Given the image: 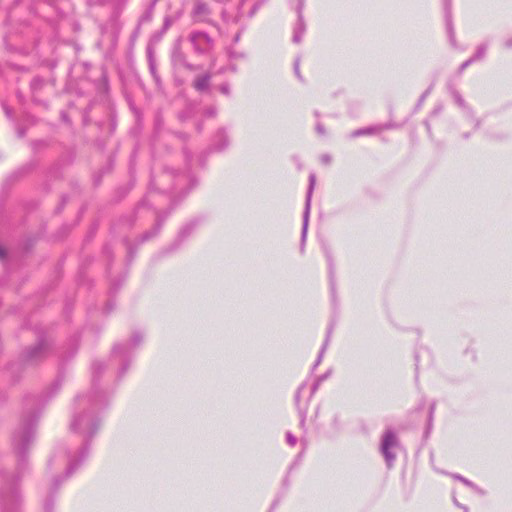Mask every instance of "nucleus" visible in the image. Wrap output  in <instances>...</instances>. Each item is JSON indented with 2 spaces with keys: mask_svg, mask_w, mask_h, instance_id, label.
<instances>
[{
  "mask_svg": "<svg viewBox=\"0 0 512 512\" xmlns=\"http://www.w3.org/2000/svg\"><path fill=\"white\" fill-rule=\"evenodd\" d=\"M106 366L101 361L92 364V387L87 394L78 395L75 399L70 429L79 434L83 440L81 444H69L59 447L50 459V465L65 464L64 476L53 479L50 495L44 502L45 512H52L54 501L52 495L58 490L64 479L70 477L86 460L89 455L90 441L100 429L101 419L99 413L108 403L107 394L99 388L98 381Z\"/></svg>",
  "mask_w": 512,
  "mask_h": 512,
  "instance_id": "nucleus-1",
  "label": "nucleus"
},
{
  "mask_svg": "<svg viewBox=\"0 0 512 512\" xmlns=\"http://www.w3.org/2000/svg\"><path fill=\"white\" fill-rule=\"evenodd\" d=\"M62 380L56 379L47 394L41 397L30 396L25 399V409L27 410L22 418L20 427L13 435V447L18 456L19 470L25 464L26 452L30 443L34 439L35 426L39 417V411L36 406L47 402L61 387Z\"/></svg>",
  "mask_w": 512,
  "mask_h": 512,
  "instance_id": "nucleus-2",
  "label": "nucleus"
},
{
  "mask_svg": "<svg viewBox=\"0 0 512 512\" xmlns=\"http://www.w3.org/2000/svg\"><path fill=\"white\" fill-rule=\"evenodd\" d=\"M196 184V179L188 171L175 173L172 170H164L159 175L152 177L150 190L144 200L138 205L137 210L139 211L144 206L152 205L156 190L169 194L179 193L184 196Z\"/></svg>",
  "mask_w": 512,
  "mask_h": 512,
  "instance_id": "nucleus-3",
  "label": "nucleus"
},
{
  "mask_svg": "<svg viewBox=\"0 0 512 512\" xmlns=\"http://www.w3.org/2000/svg\"><path fill=\"white\" fill-rule=\"evenodd\" d=\"M143 339V334L140 331H135L127 342L114 345L112 356L120 363L118 378H122L129 369L134 351L143 342Z\"/></svg>",
  "mask_w": 512,
  "mask_h": 512,
  "instance_id": "nucleus-4",
  "label": "nucleus"
},
{
  "mask_svg": "<svg viewBox=\"0 0 512 512\" xmlns=\"http://www.w3.org/2000/svg\"><path fill=\"white\" fill-rule=\"evenodd\" d=\"M399 448L400 441L396 433L391 429L386 430L381 438L380 452L388 468L393 466L396 459V450Z\"/></svg>",
  "mask_w": 512,
  "mask_h": 512,
  "instance_id": "nucleus-5",
  "label": "nucleus"
},
{
  "mask_svg": "<svg viewBox=\"0 0 512 512\" xmlns=\"http://www.w3.org/2000/svg\"><path fill=\"white\" fill-rule=\"evenodd\" d=\"M189 40L195 52L199 54H208L214 48V39L205 32H192L189 35Z\"/></svg>",
  "mask_w": 512,
  "mask_h": 512,
  "instance_id": "nucleus-6",
  "label": "nucleus"
},
{
  "mask_svg": "<svg viewBox=\"0 0 512 512\" xmlns=\"http://www.w3.org/2000/svg\"><path fill=\"white\" fill-rule=\"evenodd\" d=\"M212 10L204 0H192L190 16L195 23L213 24L211 20Z\"/></svg>",
  "mask_w": 512,
  "mask_h": 512,
  "instance_id": "nucleus-7",
  "label": "nucleus"
},
{
  "mask_svg": "<svg viewBox=\"0 0 512 512\" xmlns=\"http://www.w3.org/2000/svg\"><path fill=\"white\" fill-rule=\"evenodd\" d=\"M305 7V0H297V4L295 6V11L297 14V21L295 23L294 29H293V37L292 41L296 44L300 43L305 32H306V23L304 20V11Z\"/></svg>",
  "mask_w": 512,
  "mask_h": 512,
  "instance_id": "nucleus-8",
  "label": "nucleus"
},
{
  "mask_svg": "<svg viewBox=\"0 0 512 512\" xmlns=\"http://www.w3.org/2000/svg\"><path fill=\"white\" fill-rule=\"evenodd\" d=\"M49 346L48 343L41 339L39 342L26 350L23 354V361L25 363H36L48 355Z\"/></svg>",
  "mask_w": 512,
  "mask_h": 512,
  "instance_id": "nucleus-9",
  "label": "nucleus"
},
{
  "mask_svg": "<svg viewBox=\"0 0 512 512\" xmlns=\"http://www.w3.org/2000/svg\"><path fill=\"white\" fill-rule=\"evenodd\" d=\"M316 184V176L315 174H310L309 176V185L306 193V199H305V208L303 212V225H302V241L305 240L306 234H307V228H308V221H309V215H310V208H311V199L313 190Z\"/></svg>",
  "mask_w": 512,
  "mask_h": 512,
  "instance_id": "nucleus-10",
  "label": "nucleus"
},
{
  "mask_svg": "<svg viewBox=\"0 0 512 512\" xmlns=\"http://www.w3.org/2000/svg\"><path fill=\"white\" fill-rule=\"evenodd\" d=\"M20 495L15 487H10L9 492L2 494L3 512H18Z\"/></svg>",
  "mask_w": 512,
  "mask_h": 512,
  "instance_id": "nucleus-11",
  "label": "nucleus"
},
{
  "mask_svg": "<svg viewBox=\"0 0 512 512\" xmlns=\"http://www.w3.org/2000/svg\"><path fill=\"white\" fill-rule=\"evenodd\" d=\"M450 93L456 104L464 111L466 116L473 121L474 128L479 129L481 126V120L475 117L473 109L466 104L461 94L454 88L450 89Z\"/></svg>",
  "mask_w": 512,
  "mask_h": 512,
  "instance_id": "nucleus-12",
  "label": "nucleus"
},
{
  "mask_svg": "<svg viewBox=\"0 0 512 512\" xmlns=\"http://www.w3.org/2000/svg\"><path fill=\"white\" fill-rule=\"evenodd\" d=\"M199 219H193L186 223L178 232L176 239L172 244V250L177 249L190 235L195 231L199 224Z\"/></svg>",
  "mask_w": 512,
  "mask_h": 512,
  "instance_id": "nucleus-13",
  "label": "nucleus"
},
{
  "mask_svg": "<svg viewBox=\"0 0 512 512\" xmlns=\"http://www.w3.org/2000/svg\"><path fill=\"white\" fill-rule=\"evenodd\" d=\"M167 215H168V213H162V212L157 211L156 212V223H155L154 227L150 231L145 232L141 236L139 242L143 243V242L151 239L155 235H157L159 233Z\"/></svg>",
  "mask_w": 512,
  "mask_h": 512,
  "instance_id": "nucleus-14",
  "label": "nucleus"
},
{
  "mask_svg": "<svg viewBox=\"0 0 512 512\" xmlns=\"http://www.w3.org/2000/svg\"><path fill=\"white\" fill-rule=\"evenodd\" d=\"M229 145V138L225 129H219L215 134L212 149L215 151H223Z\"/></svg>",
  "mask_w": 512,
  "mask_h": 512,
  "instance_id": "nucleus-15",
  "label": "nucleus"
},
{
  "mask_svg": "<svg viewBox=\"0 0 512 512\" xmlns=\"http://www.w3.org/2000/svg\"><path fill=\"white\" fill-rule=\"evenodd\" d=\"M444 10H445V20L446 27L449 34L450 42L454 45L455 43V33L452 24V16H451V0H444Z\"/></svg>",
  "mask_w": 512,
  "mask_h": 512,
  "instance_id": "nucleus-16",
  "label": "nucleus"
},
{
  "mask_svg": "<svg viewBox=\"0 0 512 512\" xmlns=\"http://www.w3.org/2000/svg\"><path fill=\"white\" fill-rule=\"evenodd\" d=\"M306 388V383H302L297 391H296V394H295V404L297 406V409H298V413H299V416H300V426L301 427H304L305 426V421H306V415H307V408L306 407H301L300 406V396H301V393L303 392V390Z\"/></svg>",
  "mask_w": 512,
  "mask_h": 512,
  "instance_id": "nucleus-17",
  "label": "nucleus"
},
{
  "mask_svg": "<svg viewBox=\"0 0 512 512\" xmlns=\"http://www.w3.org/2000/svg\"><path fill=\"white\" fill-rule=\"evenodd\" d=\"M211 74L205 73L200 76H197L193 81V87L198 92H204L207 91L210 87V80H211Z\"/></svg>",
  "mask_w": 512,
  "mask_h": 512,
  "instance_id": "nucleus-18",
  "label": "nucleus"
},
{
  "mask_svg": "<svg viewBox=\"0 0 512 512\" xmlns=\"http://www.w3.org/2000/svg\"><path fill=\"white\" fill-rule=\"evenodd\" d=\"M172 60L175 65L182 66L190 71H195L198 68L197 66L189 63L180 51H174Z\"/></svg>",
  "mask_w": 512,
  "mask_h": 512,
  "instance_id": "nucleus-19",
  "label": "nucleus"
},
{
  "mask_svg": "<svg viewBox=\"0 0 512 512\" xmlns=\"http://www.w3.org/2000/svg\"><path fill=\"white\" fill-rule=\"evenodd\" d=\"M331 332H332V328H329V329H328V331H327V335H326L325 341H324V343H323V345H322V347H321V349H320L319 355H318V357H317V359H316V361H315V363H314V365H313V367H312V371H314V370L317 368V366H318V365L321 363V361H322V358H323V356H324V353H325V351H326V349H327V347H328V345H329Z\"/></svg>",
  "mask_w": 512,
  "mask_h": 512,
  "instance_id": "nucleus-20",
  "label": "nucleus"
},
{
  "mask_svg": "<svg viewBox=\"0 0 512 512\" xmlns=\"http://www.w3.org/2000/svg\"><path fill=\"white\" fill-rule=\"evenodd\" d=\"M221 17L223 22L226 24H236L241 17L240 8H238V12L233 15L230 14L226 9H223L221 12Z\"/></svg>",
  "mask_w": 512,
  "mask_h": 512,
  "instance_id": "nucleus-21",
  "label": "nucleus"
},
{
  "mask_svg": "<svg viewBox=\"0 0 512 512\" xmlns=\"http://www.w3.org/2000/svg\"><path fill=\"white\" fill-rule=\"evenodd\" d=\"M451 477L453 479H455V480H458V481L462 482L464 485H466L467 487L473 489L475 492H477L479 494H483V491L481 490V488H479L476 484H474L469 479L463 477L462 475H460V474H451Z\"/></svg>",
  "mask_w": 512,
  "mask_h": 512,
  "instance_id": "nucleus-22",
  "label": "nucleus"
},
{
  "mask_svg": "<svg viewBox=\"0 0 512 512\" xmlns=\"http://www.w3.org/2000/svg\"><path fill=\"white\" fill-rule=\"evenodd\" d=\"M327 261H328V267H329L331 294H332V297H334V294H335L334 266H333L332 258L329 254H327Z\"/></svg>",
  "mask_w": 512,
  "mask_h": 512,
  "instance_id": "nucleus-23",
  "label": "nucleus"
},
{
  "mask_svg": "<svg viewBox=\"0 0 512 512\" xmlns=\"http://www.w3.org/2000/svg\"><path fill=\"white\" fill-rule=\"evenodd\" d=\"M375 131H376V128H374V127L361 128V129L354 130L350 136H351V138H356V137H360V136H364V135H371V134L375 133Z\"/></svg>",
  "mask_w": 512,
  "mask_h": 512,
  "instance_id": "nucleus-24",
  "label": "nucleus"
},
{
  "mask_svg": "<svg viewBox=\"0 0 512 512\" xmlns=\"http://www.w3.org/2000/svg\"><path fill=\"white\" fill-rule=\"evenodd\" d=\"M487 48H488V45L485 43H483L477 47L475 54L471 57L472 59H474V62L482 59L485 56Z\"/></svg>",
  "mask_w": 512,
  "mask_h": 512,
  "instance_id": "nucleus-25",
  "label": "nucleus"
},
{
  "mask_svg": "<svg viewBox=\"0 0 512 512\" xmlns=\"http://www.w3.org/2000/svg\"><path fill=\"white\" fill-rule=\"evenodd\" d=\"M228 55H229L230 59H243V58L246 57L244 52H238V51H235L233 49H230L228 51Z\"/></svg>",
  "mask_w": 512,
  "mask_h": 512,
  "instance_id": "nucleus-26",
  "label": "nucleus"
},
{
  "mask_svg": "<svg viewBox=\"0 0 512 512\" xmlns=\"http://www.w3.org/2000/svg\"><path fill=\"white\" fill-rule=\"evenodd\" d=\"M294 73L296 75V77L301 81L303 82L304 79L300 73V59L299 58H296L295 61H294Z\"/></svg>",
  "mask_w": 512,
  "mask_h": 512,
  "instance_id": "nucleus-27",
  "label": "nucleus"
},
{
  "mask_svg": "<svg viewBox=\"0 0 512 512\" xmlns=\"http://www.w3.org/2000/svg\"><path fill=\"white\" fill-rule=\"evenodd\" d=\"M42 85H43V80L39 77L34 78L30 83L31 89L33 91L40 89L42 87Z\"/></svg>",
  "mask_w": 512,
  "mask_h": 512,
  "instance_id": "nucleus-28",
  "label": "nucleus"
},
{
  "mask_svg": "<svg viewBox=\"0 0 512 512\" xmlns=\"http://www.w3.org/2000/svg\"><path fill=\"white\" fill-rule=\"evenodd\" d=\"M172 23H173V20H172L171 16H166L164 18L163 26H162V29H161V34L166 33V31L170 28Z\"/></svg>",
  "mask_w": 512,
  "mask_h": 512,
  "instance_id": "nucleus-29",
  "label": "nucleus"
},
{
  "mask_svg": "<svg viewBox=\"0 0 512 512\" xmlns=\"http://www.w3.org/2000/svg\"><path fill=\"white\" fill-rule=\"evenodd\" d=\"M154 8V4L150 6V8L141 16L140 22L150 21L152 18V11Z\"/></svg>",
  "mask_w": 512,
  "mask_h": 512,
  "instance_id": "nucleus-30",
  "label": "nucleus"
},
{
  "mask_svg": "<svg viewBox=\"0 0 512 512\" xmlns=\"http://www.w3.org/2000/svg\"><path fill=\"white\" fill-rule=\"evenodd\" d=\"M219 91L226 95V96H229L231 94V89H230V85L228 83H222L220 86H219Z\"/></svg>",
  "mask_w": 512,
  "mask_h": 512,
  "instance_id": "nucleus-31",
  "label": "nucleus"
},
{
  "mask_svg": "<svg viewBox=\"0 0 512 512\" xmlns=\"http://www.w3.org/2000/svg\"><path fill=\"white\" fill-rule=\"evenodd\" d=\"M472 63H474V59H472L471 57L469 59H467L466 61H464L460 67H459V70H458V73L461 74L463 73V71L469 67Z\"/></svg>",
  "mask_w": 512,
  "mask_h": 512,
  "instance_id": "nucleus-32",
  "label": "nucleus"
},
{
  "mask_svg": "<svg viewBox=\"0 0 512 512\" xmlns=\"http://www.w3.org/2000/svg\"><path fill=\"white\" fill-rule=\"evenodd\" d=\"M286 441L290 446H294L297 443V438L291 432H287Z\"/></svg>",
  "mask_w": 512,
  "mask_h": 512,
  "instance_id": "nucleus-33",
  "label": "nucleus"
},
{
  "mask_svg": "<svg viewBox=\"0 0 512 512\" xmlns=\"http://www.w3.org/2000/svg\"><path fill=\"white\" fill-rule=\"evenodd\" d=\"M149 69H150V72L151 74L153 75L154 79L156 81H159V78L156 74V64H155V60H151L150 63H149Z\"/></svg>",
  "mask_w": 512,
  "mask_h": 512,
  "instance_id": "nucleus-34",
  "label": "nucleus"
},
{
  "mask_svg": "<svg viewBox=\"0 0 512 512\" xmlns=\"http://www.w3.org/2000/svg\"><path fill=\"white\" fill-rule=\"evenodd\" d=\"M322 382V378H317L311 387L310 397L317 391L319 385Z\"/></svg>",
  "mask_w": 512,
  "mask_h": 512,
  "instance_id": "nucleus-35",
  "label": "nucleus"
},
{
  "mask_svg": "<svg viewBox=\"0 0 512 512\" xmlns=\"http://www.w3.org/2000/svg\"><path fill=\"white\" fill-rule=\"evenodd\" d=\"M430 92V89L426 90L419 98L418 102H417V106L416 108H420L423 104V102L425 101L426 97L428 96Z\"/></svg>",
  "mask_w": 512,
  "mask_h": 512,
  "instance_id": "nucleus-36",
  "label": "nucleus"
},
{
  "mask_svg": "<svg viewBox=\"0 0 512 512\" xmlns=\"http://www.w3.org/2000/svg\"><path fill=\"white\" fill-rule=\"evenodd\" d=\"M226 71H231V72L235 73L237 71V67H236V65L231 64L225 68H221L219 70V73H225Z\"/></svg>",
  "mask_w": 512,
  "mask_h": 512,
  "instance_id": "nucleus-37",
  "label": "nucleus"
},
{
  "mask_svg": "<svg viewBox=\"0 0 512 512\" xmlns=\"http://www.w3.org/2000/svg\"><path fill=\"white\" fill-rule=\"evenodd\" d=\"M146 52H147L148 62L150 63L151 60H154V52H153L152 47L148 46Z\"/></svg>",
  "mask_w": 512,
  "mask_h": 512,
  "instance_id": "nucleus-38",
  "label": "nucleus"
},
{
  "mask_svg": "<svg viewBox=\"0 0 512 512\" xmlns=\"http://www.w3.org/2000/svg\"><path fill=\"white\" fill-rule=\"evenodd\" d=\"M316 131L320 135H324L325 134V128H324V126L321 123H317Z\"/></svg>",
  "mask_w": 512,
  "mask_h": 512,
  "instance_id": "nucleus-39",
  "label": "nucleus"
},
{
  "mask_svg": "<svg viewBox=\"0 0 512 512\" xmlns=\"http://www.w3.org/2000/svg\"><path fill=\"white\" fill-rule=\"evenodd\" d=\"M321 161L324 164H329L331 162V156L328 155V154L322 155L321 156Z\"/></svg>",
  "mask_w": 512,
  "mask_h": 512,
  "instance_id": "nucleus-40",
  "label": "nucleus"
},
{
  "mask_svg": "<svg viewBox=\"0 0 512 512\" xmlns=\"http://www.w3.org/2000/svg\"><path fill=\"white\" fill-rule=\"evenodd\" d=\"M113 309H114V303H113L112 301H109V302L106 304L105 312H106V313H109V312H111Z\"/></svg>",
  "mask_w": 512,
  "mask_h": 512,
  "instance_id": "nucleus-41",
  "label": "nucleus"
},
{
  "mask_svg": "<svg viewBox=\"0 0 512 512\" xmlns=\"http://www.w3.org/2000/svg\"><path fill=\"white\" fill-rule=\"evenodd\" d=\"M453 503H454L457 507H459V508L463 509L465 512L468 510V508H467L466 506H464V505L460 504V503L458 502V500H457L455 497H453Z\"/></svg>",
  "mask_w": 512,
  "mask_h": 512,
  "instance_id": "nucleus-42",
  "label": "nucleus"
},
{
  "mask_svg": "<svg viewBox=\"0 0 512 512\" xmlns=\"http://www.w3.org/2000/svg\"><path fill=\"white\" fill-rule=\"evenodd\" d=\"M503 46L506 48V49H510L512 48V38H509V39H506L503 43Z\"/></svg>",
  "mask_w": 512,
  "mask_h": 512,
  "instance_id": "nucleus-43",
  "label": "nucleus"
},
{
  "mask_svg": "<svg viewBox=\"0 0 512 512\" xmlns=\"http://www.w3.org/2000/svg\"><path fill=\"white\" fill-rule=\"evenodd\" d=\"M434 410H435V403H432L430 405V407H429V421L432 420V416H433Z\"/></svg>",
  "mask_w": 512,
  "mask_h": 512,
  "instance_id": "nucleus-44",
  "label": "nucleus"
},
{
  "mask_svg": "<svg viewBox=\"0 0 512 512\" xmlns=\"http://www.w3.org/2000/svg\"><path fill=\"white\" fill-rule=\"evenodd\" d=\"M77 351V347L75 345H73V347L70 349L69 351V355L67 357H65L66 359L72 357Z\"/></svg>",
  "mask_w": 512,
  "mask_h": 512,
  "instance_id": "nucleus-45",
  "label": "nucleus"
},
{
  "mask_svg": "<svg viewBox=\"0 0 512 512\" xmlns=\"http://www.w3.org/2000/svg\"><path fill=\"white\" fill-rule=\"evenodd\" d=\"M258 8H259V4H255V5L253 6V8H252V9L250 10V12H249V17H252V16L256 13V11H257V9H258Z\"/></svg>",
  "mask_w": 512,
  "mask_h": 512,
  "instance_id": "nucleus-46",
  "label": "nucleus"
},
{
  "mask_svg": "<svg viewBox=\"0 0 512 512\" xmlns=\"http://www.w3.org/2000/svg\"><path fill=\"white\" fill-rule=\"evenodd\" d=\"M6 257V250L4 247L0 245V259H4Z\"/></svg>",
  "mask_w": 512,
  "mask_h": 512,
  "instance_id": "nucleus-47",
  "label": "nucleus"
},
{
  "mask_svg": "<svg viewBox=\"0 0 512 512\" xmlns=\"http://www.w3.org/2000/svg\"><path fill=\"white\" fill-rule=\"evenodd\" d=\"M240 37H241V33L240 32L236 33L233 38V42L237 43L240 40Z\"/></svg>",
  "mask_w": 512,
  "mask_h": 512,
  "instance_id": "nucleus-48",
  "label": "nucleus"
},
{
  "mask_svg": "<svg viewBox=\"0 0 512 512\" xmlns=\"http://www.w3.org/2000/svg\"><path fill=\"white\" fill-rule=\"evenodd\" d=\"M207 113L212 116V115H215L216 110L214 108H211V109L207 110Z\"/></svg>",
  "mask_w": 512,
  "mask_h": 512,
  "instance_id": "nucleus-49",
  "label": "nucleus"
},
{
  "mask_svg": "<svg viewBox=\"0 0 512 512\" xmlns=\"http://www.w3.org/2000/svg\"><path fill=\"white\" fill-rule=\"evenodd\" d=\"M329 376L328 373L324 374V375H321L319 378H322V381H324L325 379H327Z\"/></svg>",
  "mask_w": 512,
  "mask_h": 512,
  "instance_id": "nucleus-50",
  "label": "nucleus"
},
{
  "mask_svg": "<svg viewBox=\"0 0 512 512\" xmlns=\"http://www.w3.org/2000/svg\"><path fill=\"white\" fill-rule=\"evenodd\" d=\"M162 35H163V34H161V31H160V32H159V34H157V35H155V36H154V38H155L156 40H158V39H160V38H161V36H162Z\"/></svg>",
  "mask_w": 512,
  "mask_h": 512,
  "instance_id": "nucleus-51",
  "label": "nucleus"
},
{
  "mask_svg": "<svg viewBox=\"0 0 512 512\" xmlns=\"http://www.w3.org/2000/svg\"><path fill=\"white\" fill-rule=\"evenodd\" d=\"M463 138H465V139L469 138V133H464Z\"/></svg>",
  "mask_w": 512,
  "mask_h": 512,
  "instance_id": "nucleus-52",
  "label": "nucleus"
},
{
  "mask_svg": "<svg viewBox=\"0 0 512 512\" xmlns=\"http://www.w3.org/2000/svg\"><path fill=\"white\" fill-rule=\"evenodd\" d=\"M245 1H246V0H241V6L244 4V2H245Z\"/></svg>",
  "mask_w": 512,
  "mask_h": 512,
  "instance_id": "nucleus-53",
  "label": "nucleus"
}]
</instances>
